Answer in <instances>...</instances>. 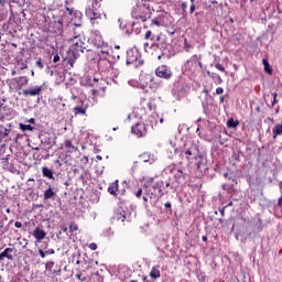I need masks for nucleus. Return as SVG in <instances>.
Instances as JSON below:
<instances>
[{"label":"nucleus","mask_w":282,"mask_h":282,"mask_svg":"<svg viewBox=\"0 0 282 282\" xmlns=\"http://www.w3.org/2000/svg\"><path fill=\"white\" fill-rule=\"evenodd\" d=\"M99 8L100 3L98 2V0H94L91 8L86 9L85 14L90 20V23H93V25H96V23H100V21L107 19V14L101 12Z\"/></svg>","instance_id":"obj_1"},{"label":"nucleus","mask_w":282,"mask_h":282,"mask_svg":"<svg viewBox=\"0 0 282 282\" xmlns=\"http://www.w3.org/2000/svg\"><path fill=\"white\" fill-rule=\"evenodd\" d=\"M72 41L70 52L74 56H78V52H85L87 50V44L85 43V36L82 34H77L74 36Z\"/></svg>","instance_id":"obj_2"},{"label":"nucleus","mask_w":282,"mask_h":282,"mask_svg":"<svg viewBox=\"0 0 282 282\" xmlns=\"http://www.w3.org/2000/svg\"><path fill=\"white\" fill-rule=\"evenodd\" d=\"M149 11V9L147 8V6H144V3L142 2H138L133 8H132V18L137 19V21H141L142 23H144V21H147V19H149V13H147Z\"/></svg>","instance_id":"obj_3"},{"label":"nucleus","mask_w":282,"mask_h":282,"mask_svg":"<svg viewBox=\"0 0 282 282\" xmlns=\"http://www.w3.org/2000/svg\"><path fill=\"white\" fill-rule=\"evenodd\" d=\"M155 74L159 78H165V80H169L171 76H173V73L171 72V68L166 65L159 66L155 69Z\"/></svg>","instance_id":"obj_4"},{"label":"nucleus","mask_w":282,"mask_h":282,"mask_svg":"<svg viewBox=\"0 0 282 282\" xmlns=\"http://www.w3.org/2000/svg\"><path fill=\"white\" fill-rule=\"evenodd\" d=\"M66 11L68 12V14L72 18V21H74V25L76 28H80V21L83 20V12L80 11H77V10H74V9H69V8H66Z\"/></svg>","instance_id":"obj_5"},{"label":"nucleus","mask_w":282,"mask_h":282,"mask_svg":"<svg viewBox=\"0 0 282 282\" xmlns=\"http://www.w3.org/2000/svg\"><path fill=\"white\" fill-rule=\"evenodd\" d=\"M132 133L137 135V138H144V135H147V126H144V122H138L133 126Z\"/></svg>","instance_id":"obj_6"},{"label":"nucleus","mask_w":282,"mask_h":282,"mask_svg":"<svg viewBox=\"0 0 282 282\" xmlns=\"http://www.w3.org/2000/svg\"><path fill=\"white\" fill-rule=\"evenodd\" d=\"M140 58V52L138 50L132 48L127 52V64L133 65V63H138Z\"/></svg>","instance_id":"obj_7"},{"label":"nucleus","mask_w":282,"mask_h":282,"mask_svg":"<svg viewBox=\"0 0 282 282\" xmlns=\"http://www.w3.org/2000/svg\"><path fill=\"white\" fill-rule=\"evenodd\" d=\"M41 91H43V86H34L33 88H29L22 91L23 96H40Z\"/></svg>","instance_id":"obj_8"},{"label":"nucleus","mask_w":282,"mask_h":282,"mask_svg":"<svg viewBox=\"0 0 282 282\" xmlns=\"http://www.w3.org/2000/svg\"><path fill=\"white\" fill-rule=\"evenodd\" d=\"M181 155H185L186 160H193V158L197 155V148H195V145H192L187 150L181 151Z\"/></svg>","instance_id":"obj_9"},{"label":"nucleus","mask_w":282,"mask_h":282,"mask_svg":"<svg viewBox=\"0 0 282 282\" xmlns=\"http://www.w3.org/2000/svg\"><path fill=\"white\" fill-rule=\"evenodd\" d=\"M12 252H14L13 248H7L4 251L0 253V261H3L4 259H9V261H12L14 257H12Z\"/></svg>","instance_id":"obj_10"},{"label":"nucleus","mask_w":282,"mask_h":282,"mask_svg":"<svg viewBox=\"0 0 282 282\" xmlns=\"http://www.w3.org/2000/svg\"><path fill=\"white\" fill-rule=\"evenodd\" d=\"M46 236L47 234L45 232V230L39 227L35 228L33 231V237L36 239V241H43V239H45Z\"/></svg>","instance_id":"obj_11"},{"label":"nucleus","mask_w":282,"mask_h":282,"mask_svg":"<svg viewBox=\"0 0 282 282\" xmlns=\"http://www.w3.org/2000/svg\"><path fill=\"white\" fill-rule=\"evenodd\" d=\"M56 197V192L52 186H48V188L44 192V199L47 202V199H54Z\"/></svg>","instance_id":"obj_12"},{"label":"nucleus","mask_w":282,"mask_h":282,"mask_svg":"<svg viewBox=\"0 0 282 282\" xmlns=\"http://www.w3.org/2000/svg\"><path fill=\"white\" fill-rule=\"evenodd\" d=\"M140 162H149V164H153L155 162V159L151 158L149 153H143L139 156Z\"/></svg>","instance_id":"obj_13"},{"label":"nucleus","mask_w":282,"mask_h":282,"mask_svg":"<svg viewBox=\"0 0 282 282\" xmlns=\"http://www.w3.org/2000/svg\"><path fill=\"white\" fill-rule=\"evenodd\" d=\"M150 276L155 281L156 279H160L161 273H160V267H152L150 271Z\"/></svg>","instance_id":"obj_14"},{"label":"nucleus","mask_w":282,"mask_h":282,"mask_svg":"<svg viewBox=\"0 0 282 282\" xmlns=\"http://www.w3.org/2000/svg\"><path fill=\"white\" fill-rule=\"evenodd\" d=\"M64 147L66 148V151L68 153H74L75 151H78V148H76L70 140H66L64 142Z\"/></svg>","instance_id":"obj_15"},{"label":"nucleus","mask_w":282,"mask_h":282,"mask_svg":"<svg viewBox=\"0 0 282 282\" xmlns=\"http://www.w3.org/2000/svg\"><path fill=\"white\" fill-rule=\"evenodd\" d=\"M75 116H85V113H87V107L84 106H76L73 109Z\"/></svg>","instance_id":"obj_16"},{"label":"nucleus","mask_w":282,"mask_h":282,"mask_svg":"<svg viewBox=\"0 0 282 282\" xmlns=\"http://www.w3.org/2000/svg\"><path fill=\"white\" fill-rule=\"evenodd\" d=\"M118 221H131V215H128L127 213H118L117 214Z\"/></svg>","instance_id":"obj_17"},{"label":"nucleus","mask_w":282,"mask_h":282,"mask_svg":"<svg viewBox=\"0 0 282 282\" xmlns=\"http://www.w3.org/2000/svg\"><path fill=\"white\" fill-rule=\"evenodd\" d=\"M42 174L44 177H48V180H54V172L50 167H42Z\"/></svg>","instance_id":"obj_18"},{"label":"nucleus","mask_w":282,"mask_h":282,"mask_svg":"<svg viewBox=\"0 0 282 282\" xmlns=\"http://www.w3.org/2000/svg\"><path fill=\"white\" fill-rule=\"evenodd\" d=\"M18 87H24V85H28L30 83V79L25 76L19 77L15 79Z\"/></svg>","instance_id":"obj_19"},{"label":"nucleus","mask_w":282,"mask_h":282,"mask_svg":"<svg viewBox=\"0 0 282 282\" xmlns=\"http://www.w3.org/2000/svg\"><path fill=\"white\" fill-rule=\"evenodd\" d=\"M10 135V129L0 126V141L3 140V138H8Z\"/></svg>","instance_id":"obj_20"},{"label":"nucleus","mask_w":282,"mask_h":282,"mask_svg":"<svg viewBox=\"0 0 282 282\" xmlns=\"http://www.w3.org/2000/svg\"><path fill=\"white\" fill-rule=\"evenodd\" d=\"M110 195H118V181H116L110 187H108Z\"/></svg>","instance_id":"obj_21"},{"label":"nucleus","mask_w":282,"mask_h":282,"mask_svg":"<svg viewBox=\"0 0 282 282\" xmlns=\"http://www.w3.org/2000/svg\"><path fill=\"white\" fill-rule=\"evenodd\" d=\"M65 102H63V99H59V101H56L55 105V111H65Z\"/></svg>","instance_id":"obj_22"},{"label":"nucleus","mask_w":282,"mask_h":282,"mask_svg":"<svg viewBox=\"0 0 282 282\" xmlns=\"http://www.w3.org/2000/svg\"><path fill=\"white\" fill-rule=\"evenodd\" d=\"M227 127L229 129H237V127H239V122L238 121H235V119L230 118L228 119L227 121Z\"/></svg>","instance_id":"obj_23"},{"label":"nucleus","mask_w":282,"mask_h":282,"mask_svg":"<svg viewBox=\"0 0 282 282\" xmlns=\"http://www.w3.org/2000/svg\"><path fill=\"white\" fill-rule=\"evenodd\" d=\"M282 134V124H276L273 128V138H276V135H281Z\"/></svg>","instance_id":"obj_24"},{"label":"nucleus","mask_w":282,"mask_h":282,"mask_svg":"<svg viewBox=\"0 0 282 282\" xmlns=\"http://www.w3.org/2000/svg\"><path fill=\"white\" fill-rule=\"evenodd\" d=\"M262 63H263L264 72H267V74H272V68L270 67V62H268V59L263 58Z\"/></svg>","instance_id":"obj_25"},{"label":"nucleus","mask_w":282,"mask_h":282,"mask_svg":"<svg viewBox=\"0 0 282 282\" xmlns=\"http://www.w3.org/2000/svg\"><path fill=\"white\" fill-rule=\"evenodd\" d=\"M144 39L147 41H155V35H153V33L151 31H147L145 35H144Z\"/></svg>","instance_id":"obj_26"},{"label":"nucleus","mask_w":282,"mask_h":282,"mask_svg":"<svg viewBox=\"0 0 282 282\" xmlns=\"http://www.w3.org/2000/svg\"><path fill=\"white\" fill-rule=\"evenodd\" d=\"M20 129L22 131H32V129H34V128L31 124H23V123H21L20 124Z\"/></svg>","instance_id":"obj_27"},{"label":"nucleus","mask_w":282,"mask_h":282,"mask_svg":"<svg viewBox=\"0 0 282 282\" xmlns=\"http://www.w3.org/2000/svg\"><path fill=\"white\" fill-rule=\"evenodd\" d=\"M198 57L197 55H194L191 57L189 61H187V65H197Z\"/></svg>","instance_id":"obj_28"},{"label":"nucleus","mask_w":282,"mask_h":282,"mask_svg":"<svg viewBox=\"0 0 282 282\" xmlns=\"http://www.w3.org/2000/svg\"><path fill=\"white\" fill-rule=\"evenodd\" d=\"M100 54H105L106 56H109V53L111 52V48L104 46L100 48Z\"/></svg>","instance_id":"obj_29"},{"label":"nucleus","mask_w":282,"mask_h":282,"mask_svg":"<svg viewBox=\"0 0 282 282\" xmlns=\"http://www.w3.org/2000/svg\"><path fill=\"white\" fill-rule=\"evenodd\" d=\"M52 268H54V261H48L45 264L46 272H52Z\"/></svg>","instance_id":"obj_30"},{"label":"nucleus","mask_w":282,"mask_h":282,"mask_svg":"<svg viewBox=\"0 0 282 282\" xmlns=\"http://www.w3.org/2000/svg\"><path fill=\"white\" fill-rule=\"evenodd\" d=\"M104 235L106 237H113V230H111V228H108L104 231Z\"/></svg>","instance_id":"obj_31"},{"label":"nucleus","mask_w":282,"mask_h":282,"mask_svg":"<svg viewBox=\"0 0 282 282\" xmlns=\"http://www.w3.org/2000/svg\"><path fill=\"white\" fill-rule=\"evenodd\" d=\"M36 67H39L40 69H43V67H45V65L43 64V59L39 58L35 63Z\"/></svg>","instance_id":"obj_32"},{"label":"nucleus","mask_w":282,"mask_h":282,"mask_svg":"<svg viewBox=\"0 0 282 282\" xmlns=\"http://www.w3.org/2000/svg\"><path fill=\"white\" fill-rule=\"evenodd\" d=\"M76 279H78V281H82V282L87 281V278H86V276H83V273H77V274H76Z\"/></svg>","instance_id":"obj_33"},{"label":"nucleus","mask_w":282,"mask_h":282,"mask_svg":"<svg viewBox=\"0 0 282 282\" xmlns=\"http://www.w3.org/2000/svg\"><path fill=\"white\" fill-rule=\"evenodd\" d=\"M216 69H218L219 72H225L226 70V68H224V65H221L219 63L216 64Z\"/></svg>","instance_id":"obj_34"},{"label":"nucleus","mask_w":282,"mask_h":282,"mask_svg":"<svg viewBox=\"0 0 282 282\" xmlns=\"http://www.w3.org/2000/svg\"><path fill=\"white\" fill-rule=\"evenodd\" d=\"M216 94H217L218 96H221V94H224V88H223V87L216 88Z\"/></svg>","instance_id":"obj_35"},{"label":"nucleus","mask_w":282,"mask_h":282,"mask_svg":"<svg viewBox=\"0 0 282 282\" xmlns=\"http://www.w3.org/2000/svg\"><path fill=\"white\" fill-rule=\"evenodd\" d=\"M89 248H90L91 250H98V245H96V242H91V243L89 245Z\"/></svg>","instance_id":"obj_36"},{"label":"nucleus","mask_w":282,"mask_h":282,"mask_svg":"<svg viewBox=\"0 0 282 282\" xmlns=\"http://www.w3.org/2000/svg\"><path fill=\"white\" fill-rule=\"evenodd\" d=\"M135 197L138 198H141L142 197V188H139L137 192H135Z\"/></svg>","instance_id":"obj_37"},{"label":"nucleus","mask_w":282,"mask_h":282,"mask_svg":"<svg viewBox=\"0 0 282 282\" xmlns=\"http://www.w3.org/2000/svg\"><path fill=\"white\" fill-rule=\"evenodd\" d=\"M61 61V56L58 54L54 55L53 63H58Z\"/></svg>","instance_id":"obj_38"},{"label":"nucleus","mask_w":282,"mask_h":282,"mask_svg":"<svg viewBox=\"0 0 282 282\" xmlns=\"http://www.w3.org/2000/svg\"><path fill=\"white\" fill-rule=\"evenodd\" d=\"M39 254L42 259H45L46 251L44 252L43 249H39Z\"/></svg>","instance_id":"obj_39"},{"label":"nucleus","mask_w":282,"mask_h":282,"mask_svg":"<svg viewBox=\"0 0 282 282\" xmlns=\"http://www.w3.org/2000/svg\"><path fill=\"white\" fill-rule=\"evenodd\" d=\"M170 144H171L172 149H174V154L180 153V150H177V148H175V144H173L172 141L170 142Z\"/></svg>","instance_id":"obj_40"},{"label":"nucleus","mask_w":282,"mask_h":282,"mask_svg":"<svg viewBox=\"0 0 282 282\" xmlns=\"http://www.w3.org/2000/svg\"><path fill=\"white\" fill-rule=\"evenodd\" d=\"M69 228L74 232V231L78 230V225H70Z\"/></svg>","instance_id":"obj_41"},{"label":"nucleus","mask_w":282,"mask_h":282,"mask_svg":"<svg viewBox=\"0 0 282 282\" xmlns=\"http://www.w3.org/2000/svg\"><path fill=\"white\" fill-rule=\"evenodd\" d=\"M95 34L97 36V41H101L102 36H100V32L99 31H95Z\"/></svg>","instance_id":"obj_42"},{"label":"nucleus","mask_w":282,"mask_h":282,"mask_svg":"<svg viewBox=\"0 0 282 282\" xmlns=\"http://www.w3.org/2000/svg\"><path fill=\"white\" fill-rule=\"evenodd\" d=\"M162 184H164L163 182H158L153 185V188H160V186H162Z\"/></svg>","instance_id":"obj_43"},{"label":"nucleus","mask_w":282,"mask_h":282,"mask_svg":"<svg viewBox=\"0 0 282 282\" xmlns=\"http://www.w3.org/2000/svg\"><path fill=\"white\" fill-rule=\"evenodd\" d=\"M14 226H15V228H22L23 224H21V221H15Z\"/></svg>","instance_id":"obj_44"},{"label":"nucleus","mask_w":282,"mask_h":282,"mask_svg":"<svg viewBox=\"0 0 282 282\" xmlns=\"http://www.w3.org/2000/svg\"><path fill=\"white\" fill-rule=\"evenodd\" d=\"M54 249H48V250H46V254H54Z\"/></svg>","instance_id":"obj_45"},{"label":"nucleus","mask_w":282,"mask_h":282,"mask_svg":"<svg viewBox=\"0 0 282 282\" xmlns=\"http://www.w3.org/2000/svg\"><path fill=\"white\" fill-rule=\"evenodd\" d=\"M272 105H276V93L273 94V102Z\"/></svg>","instance_id":"obj_46"},{"label":"nucleus","mask_w":282,"mask_h":282,"mask_svg":"<svg viewBox=\"0 0 282 282\" xmlns=\"http://www.w3.org/2000/svg\"><path fill=\"white\" fill-rule=\"evenodd\" d=\"M189 10H191V14H193V12H195V4H192Z\"/></svg>","instance_id":"obj_47"},{"label":"nucleus","mask_w":282,"mask_h":282,"mask_svg":"<svg viewBox=\"0 0 282 282\" xmlns=\"http://www.w3.org/2000/svg\"><path fill=\"white\" fill-rule=\"evenodd\" d=\"M181 8H182L183 10H186V8H187L186 2H183L182 6H181Z\"/></svg>","instance_id":"obj_48"},{"label":"nucleus","mask_w":282,"mask_h":282,"mask_svg":"<svg viewBox=\"0 0 282 282\" xmlns=\"http://www.w3.org/2000/svg\"><path fill=\"white\" fill-rule=\"evenodd\" d=\"M164 206H165V208H171V203L167 202V203L164 204Z\"/></svg>","instance_id":"obj_49"},{"label":"nucleus","mask_w":282,"mask_h":282,"mask_svg":"<svg viewBox=\"0 0 282 282\" xmlns=\"http://www.w3.org/2000/svg\"><path fill=\"white\" fill-rule=\"evenodd\" d=\"M152 23H153L154 25H160V21H158V20H153Z\"/></svg>","instance_id":"obj_50"},{"label":"nucleus","mask_w":282,"mask_h":282,"mask_svg":"<svg viewBox=\"0 0 282 282\" xmlns=\"http://www.w3.org/2000/svg\"><path fill=\"white\" fill-rule=\"evenodd\" d=\"M143 202H144V204H147V202H149V198H147V196H144Z\"/></svg>","instance_id":"obj_51"},{"label":"nucleus","mask_w":282,"mask_h":282,"mask_svg":"<svg viewBox=\"0 0 282 282\" xmlns=\"http://www.w3.org/2000/svg\"><path fill=\"white\" fill-rule=\"evenodd\" d=\"M203 241H208V238L206 236H203Z\"/></svg>","instance_id":"obj_52"},{"label":"nucleus","mask_w":282,"mask_h":282,"mask_svg":"<svg viewBox=\"0 0 282 282\" xmlns=\"http://www.w3.org/2000/svg\"><path fill=\"white\" fill-rule=\"evenodd\" d=\"M219 100L220 102H224V96H220Z\"/></svg>","instance_id":"obj_53"},{"label":"nucleus","mask_w":282,"mask_h":282,"mask_svg":"<svg viewBox=\"0 0 282 282\" xmlns=\"http://www.w3.org/2000/svg\"><path fill=\"white\" fill-rule=\"evenodd\" d=\"M160 122H161V124H163L164 123V118H161Z\"/></svg>","instance_id":"obj_54"},{"label":"nucleus","mask_w":282,"mask_h":282,"mask_svg":"<svg viewBox=\"0 0 282 282\" xmlns=\"http://www.w3.org/2000/svg\"><path fill=\"white\" fill-rule=\"evenodd\" d=\"M224 210H226V207H224V208L220 210L221 215H224Z\"/></svg>","instance_id":"obj_55"},{"label":"nucleus","mask_w":282,"mask_h":282,"mask_svg":"<svg viewBox=\"0 0 282 282\" xmlns=\"http://www.w3.org/2000/svg\"><path fill=\"white\" fill-rule=\"evenodd\" d=\"M96 158H97L98 160H102V156H100V155H97Z\"/></svg>","instance_id":"obj_56"},{"label":"nucleus","mask_w":282,"mask_h":282,"mask_svg":"<svg viewBox=\"0 0 282 282\" xmlns=\"http://www.w3.org/2000/svg\"><path fill=\"white\" fill-rule=\"evenodd\" d=\"M198 65H199V67H200V69H202V67H203V64H202V62H198Z\"/></svg>","instance_id":"obj_57"},{"label":"nucleus","mask_w":282,"mask_h":282,"mask_svg":"<svg viewBox=\"0 0 282 282\" xmlns=\"http://www.w3.org/2000/svg\"><path fill=\"white\" fill-rule=\"evenodd\" d=\"M72 100H76V96L75 95L72 96Z\"/></svg>","instance_id":"obj_58"},{"label":"nucleus","mask_w":282,"mask_h":282,"mask_svg":"<svg viewBox=\"0 0 282 282\" xmlns=\"http://www.w3.org/2000/svg\"><path fill=\"white\" fill-rule=\"evenodd\" d=\"M144 47H149V42H147V43L144 44Z\"/></svg>","instance_id":"obj_59"},{"label":"nucleus","mask_w":282,"mask_h":282,"mask_svg":"<svg viewBox=\"0 0 282 282\" xmlns=\"http://www.w3.org/2000/svg\"><path fill=\"white\" fill-rule=\"evenodd\" d=\"M17 74V72L15 70H12V76H14Z\"/></svg>","instance_id":"obj_60"},{"label":"nucleus","mask_w":282,"mask_h":282,"mask_svg":"<svg viewBox=\"0 0 282 282\" xmlns=\"http://www.w3.org/2000/svg\"><path fill=\"white\" fill-rule=\"evenodd\" d=\"M227 206H232V202L228 203V205H227Z\"/></svg>","instance_id":"obj_61"},{"label":"nucleus","mask_w":282,"mask_h":282,"mask_svg":"<svg viewBox=\"0 0 282 282\" xmlns=\"http://www.w3.org/2000/svg\"><path fill=\"white\" fill-rule=\"evenodd\" d=\"M143 281H147V275H143Z\"/></svg>","instance_id":"obj_62"},{"label":"nucleus","mask_w":282,"mask_h":282,"mask_svg":"<svg viewBox=\"0 0 282 282\" xmlns=\"http://www.w3.org/2000/svg\"><path fill=\"white\" fill-rule=\"evenodd\" d=\"M156 41H160V35L156 36Z\"/></svg>","instance_id":"obj_63"},{"label":"nucleus","mask_w":282,"mask_h":282,"mask_svg":"<svg viewBox=\"0 0 282 282\" xmlns=\"http://www.w3.org/2000/svg\"><path fill=\"white\" fill-rule=\"evenodd\" d=\"M30 122H34V119H30Z\"/></svg>","instance_id":"obj_64"}]
</instances>
